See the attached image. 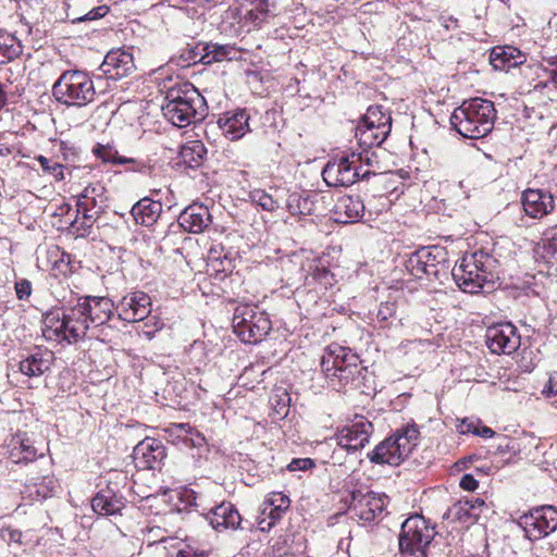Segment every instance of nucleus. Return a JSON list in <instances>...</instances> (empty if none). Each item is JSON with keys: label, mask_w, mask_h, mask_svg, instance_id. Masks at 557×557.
Returning a JSON list of instances; mask_svg holds the SVG:
<instances>
[{"label": "nucleus", "mask_w": 557, "mask_h": 557, "mask_svg": "<svg viewBox=\"0 0 557 557\" xmlns=\"http://www.w3.org/2000/svg\"><path fill=\"white\" fill-rule=\"evenodd\" d=\"M161 109L164 117L177 127L200 122L207 114L205 98L190 83H181L170 87L165 92Z\"/></svg>", "instance_id": "1"}, {"label": "nucleus", "mask_w": 557, "mask_h": 557, "mask_svg": "<svg viewBox=\"0 0 557 557\" xmlns=\"http://www.w3.org/2000/svg\"><path fill=\"white\" fill-rule=\"evenodd\" d=\"M497 264V260L488 252L478 250L465 255L453 268L451 275L461 290L476 294L485 287H494V282L498 278Z\"/></svg>", "instance_id": "2"}, {"label": "nucleus", "mask_w": 557, "mask_h": 557, "mask_svg": "<svg viewBox=\"0 0 557 557\" xmlns=\"http://www.w3.org/2000/svg\"><path fill=\"white\" fill-rule=\"evenodd\" d=\"M496 110L493 101L483 98L465 100L450 116V124L461 136L478 139L494 127Z\"/></svg>", "instance_id": "3"}, {"label": "nucleus", "mask_w": 557, "mask_h": 557, "mask_svg": "<svg viewBox=\"0 0 557 557\" xmlns=\"http://www.w3.org/2000/svg\"><path fill=\"white\" fill-rule=\"evenodd\" d=\"M321 367L334 386L337 381L341 386L362 389L370 376L368 368L361 364L359 357L341 346L322 357Z\"/></svg>", "instance_id": "4"}, {"label": "nucleus", "mask_w": 557, "mask_h": 557, "mask_svg": "<svg viewBox=\"0 0 557 557\" xmlns=\"http://www.w3.org/2000/svg\"><path fill=\"white\" fill-rule=\"evenodd\" d=\"M54 100L66 107L83 108L96 98V89L89 74L81 70H66L51 88Z\"/></svg>", "instance_id": "5"}, {"label": "nucleus", "mask_w": 557, "mask_h": 557, "mask_svg": "<svg viewBox=\"0 0 557 557\" xmlns=\"http://www.w3.org/2000/svg\"><path fill=\"white\" fill-rule=\"evenodd\" d=\"M419 435V429L414 423L401 426L394 435L385 438L368 453V458L377 465L399 466L417 446Z\"/></svg>", "instance_id": "6"}, {"label": "nucleus", "mask_w": 557, "mask_h": 557, "mask_svg": "<svg viewBox=\"0 0 557 557\" xmlns=\"http://www.w3.org/2000/svg\"><path fill=\"white\" fill-rule=\"evenodd\" d=\"M435 536V530L424 517L414 515L405 520L398 539L403 557H428V547Z\"/></svg>", "instance_id": "7"}, {"label": "nucleus", "mask_w": 557, "mask_h": 557, "mask_svg": "<svg viewBox=\"0 0 557 557\" xmlns=\"http://www.w3.org/2000/svg\"><path fill=\"white\" fill-rule=\"evenodd\" d=\"M234 333L246 344H257L271 330L267 313L248 304L238 305L233 314Z\"/></svg>", "instance_id": "8"}, {"label": "nucleus", "mask_w": 557, "mask_h": 557, "mask_svg": "<svg viewBox=\"0 0 557 557\" xmlns=\"http://www.w3.org/2000/svg\"><path fill=\"white\" fill-rule=\"evenodd\" d=\"M358 156L348 153L339 159L331 160L322 171L324 182L332 187H348L358 180H366L371 175L370 170L361 172L358 166Z\"/></svg>", "instance_id": "9"}, {"label": "nucleus", "mask_w": 557, "mask_h": 557, "mask_svg": "<svg viewBox=\"0 0 557 557\" xmlns=\"http://www.w3.org/2000/svg\"><path fill=\"white\" fill-rule=\"evenodd\" d=\"M517 522L528 540H541L557 530V508L552 505L535 507L520 516Z\"/></svg>", "instance_id": "10"}, {"label": "nucleus", "mask_w": 557, "mask_h": 557, "mask_svg": "<svg viewBox=\"0 0 557 557\" xmlns=\"http://www.w3.org/2000/svg\"><path fill=\"white\" fill-rule=\"evenodd\" d=\"M520 335L511 323H499L488 326L485 333V342L493 354L510 355L520 347Z\"/></svg>", "instance_id": "11"}, {"label": "nucleus", "mask_w": 557, "mask_h": 557, "mask_svg": "<svg viewBox=\"0 0 557 557\" xmlns=\"http://www.w3.org/2000/svg\"><path fill=\"white\" fill-rule=\"evenodd\" d=\"M387 503L388 497L385 494L372 491L366 494L354 493L351 511L360 521L373 522L382 518Z\"/></svg>", "instance_id": "12"}, {"label": "nucleus", "mask_w": 557, "mask_h": 557, "mask_svg": "<svg viewBox=\"0 0 557 557\" xmlns=\"http://www.w3.org/2000/svg\"><path fill=\"white\" fill-rule=\"evenodd\" d=\"M165 457V446L161 441L152 437H146L133 449V460L140 470L160 468Z\"/></svg>", "instance_id": "13"}, {"label": "nucleus", "mask_w": 557, "mask_h": 557, "mask_svg": "<svg viewBox=\"0 0 557 557\" xmlns=\"http://www.w3.org/2000/svg\"><path fill=\"white\" fill-rule=\"evenodd\" d=\"M119 318L126 322H138L151 312V299L144 292H134L124 296L117 307Z\"/></svg>", "instance_id": "14"}, {"label": "nucleus", "mask_w": 557, "mask_h": 557, "mask_svg": "<svg viewBox=\"0 0 557 557\" xmlns=\"http://www.w3.org/2000/svg\"><path fill=\"white\" fill-rule=\"evenodd\" d=\"M62 315L65 320V326H67L69 344L76 343L87 334L90 323L81 297L76 299L75 304L70 301L69 305L63 308Z\"/></svg>", "instance_id": "15"}, {"label": "nucleus", "mask_w": 557, "mask_h": 557, "mask_svg": "<svg viewBox=\"0 0 557 557\" xmlns=\"http://www.w3.org/2000/svg\"><path fill=\"white\" fill-rule=\"evenodd\" d=\"M372 431L373 425L370 421H357L339 431L337 444L347 451L360 450L369 443Z\"/></svg>", "instance_id": "16"}, {"label": "nucleus", "mask_w": 557, "mask_h": 557, "mask_svg": "<svg viewBox=\"0 0 557 557\" xmlns=\"http://www.w3.org/2000/svg\"><path fill=\"white\" fill-rule=\"evenodd\" d=\"M210 525L218 532L226 530H245L242 516L230 502H223L213 507L206 516Z\"/></svg>", "instance_id": "17"}, {"label": "nucleus", "mask_w": 557, "mask_h": 557, "mask_svg": "<svg viewBox=\"0 0 557 557\" xmlns=\"http://www.w3.org/2000/svg\"><path fill=\"white\" fill-rule=\"evenodd\" d=\"M134 69L133 55L121 49L108 52L100 65V71L112 79H120L128 76Z\"/></svg>", "instance_id": "18"}, {"label": "nucleus", "mask_w": 557, "mask_h": 557, "mask_svg": "<svg viewBox=\"0 0 557 557\" xmlns=\"http://www.w3.org/2000/svg\"><path fill=\"white\" fill-rule=\"evenodd\" d=\"M521 201L524 212L533 219H541L547 215L555 207L553 195L542 189L524 190Z\"/></svg>", "instance_id": "19"}, {"label": "nucleus", "mask_w": 557, "mask_h": 557, "mask_svg": "<svg viewBox=\"0 0 557 557\" xmlns=\"http://www.w3.org/2000/svg\"><path fill=\"white\" fill-rule=\"evenodd\" d=\"M178 224L189 233H202L211 224L210 211L203 205L193 203L181 212Z\"/></svg>", "instance_id": "20"}, {"label": "nucleus", "mask_w": 557, "mask_h": 557, "mask_svg": "<svg viewBox=\"0 0 557 557\" xmlns=\"http://www.w3.org/2000/svg\"><path fill=\"white\" fill-rule=\"evenodd\" d=\"M248 121L247 110L237 109L222 114L218 120V125L227 138L237 140L250 131Z\"/></svg>", "instance_id": "21"}, {"label": "nucleus", "mask_w": 557, "mask_h": 557, "mask_svg": "<svg viewBox=\"0 0 557 557\" xmlns=\"http://www.w3.org/2000/svg\"><path fill=\"white\" fill-rule=\"evenodd\" d=\"M81 299L90 324L103 325L113 315L114 304L108 297L81 296Z\"/></svg>", "instance_id": "22"}, {"label": "nucleus", "mask_w": 557, "mask_h": 557, "mask_svg": "<svg viewBox=\"0 0 557 557\" xmlns=\"http://www.w3.org/2000/svg\"><path fill=\"white\" fill-rule=\"evenodd\" d=\"M91 507L99 516H114L121 513L125 507V502L112 487L107 486L94 496Z\"/></svg>", "instance_id": "23"}, {"label": "nucleus", "mask_w": 557, "mask_h": 557, "mask_svg": "<svg viewBox=\"0 0 557 557\" xmlns=\"http://www.w3.org/2000/svg\"><path fill=\"white\" fill-rule=\"evenodd\" d=\"M335 221L339 223H349L359 221L364 213V205L360 196H343L335 207Z\"/></svg>", "instance_id": "24"}, {"label": "nucleus", "mask_w": 557, "mask_h": 557, "mask_svg": "<svg viewBox=\"0 0 557 557\" xmlns=\"http://www.w3.org/2000/svg\"><path fill=\"white\" fill-rule=\"evenodd\" d=\"M42 336L48 342L61 344L66 342L69 344V332L65 326V320L58 311H50L44 315Z\"/></svg>", "instance_id": "25"}, {"label": "nucleus", "mask_w": 557, "mask_h": 557, "mask_svg": "<svg viewBox=\"0 0 557 557\" xmlns=\"http://www.w3.org/2000/svg\"><path fill=\"white\" fill-rule=\"evenodd\" d=\"M237 257L238 251L223 243L213 245L208 252L209 263L218 272H232Z\"/></svg>", "instance_id": "26"}, {"label": "nucleus", "mask_w": 557, "mask_h": 557, "mask_svg": "<svg viewBox=\"0 0 557 557\" xmlns=\"http://www.w3.org/2000/svg\"><path fill=\"white\" fill-rule=\"evenodd\" d=\"M162 212V203L148 197L138 200L131 210V214L137 224L153 225Z\"/></svg>", "instance_id": "27"}, {"label": "nucleus", "mask_w": 557, "mask_h": 557, "mask_svg": "<svg viewBox=\"0 0 557 557\" xmlns=\"http://www.w3.org/2000/svg\"><path fill=\"white\" fill-rule=\"evenodd\" d=\"M490 60L495 70L508 71L522 64L524 55L518 49L510 46L497 47L493 49Z\"/></svg>", "instance_id": "28"}, {"label": "nucleus", "mask_w": 557, "mask_h": 557, "mask_svg": "<svg viewBox=\"0 0 557 557\" xmlns=\"http://www.w3.org/2000/svg\"><path fill=\"white\" fill-rule=\"evenodd\" d=\"M119 161L120 165H123L126 172L138 173L153 182L161 175L162 166L158 165L157 162L152 161L150 158H131L124 156L123 159H119Z\"/></svg>", "instance_id": "29"}, {"label": "nucleus", "mask_w": 557, "mask_h": 557, "mask_svg": "<svg viewBox=\"0 0 557 557\" xmlns=\"http://www.w3.org/2000/svg\"><path fill=\"white\" fill-rule=\"evenodd\" d=\"M50 369L48 354L36 350L24 357L18 363V370L28 377H38Z\"/></svg>", "instance_id": "30"}, {"label": "nucleus", "mask_w": 557, "mask_h": 557, "mask_svg": "<svg viewBox=\"0 0 557 557\" xmlns=\"http://www.w3.org/2000/svg\"><path fill=\"white\" fill-rule=\"evenodd\" d=\"M388 135L389 134L386 133V128L384 126L379 131L360 122L356 127L355 134L359 149H373L375 147H380L386 140Z\"/></svg>", "instance_id": "31"}, {"label": "nucleus", "mask_w": 557, "mask_h": 557, "mask_svg": "<svg viewBox=\"0 0 557 557\" xmlns=\"http://www.w3.org/2000/svg\"><path fill=\"white\" fill-rule=\"evenodd\" d=\"M317 195L297 194L289 195L287 199V210L293 215H310L315 211Z\"/></svg>", "instance_id": "32"}, {"label": "nucleus", "mask_w": 557, "mask_h": 557, "mask_svg": "<svg viewBox=\"0 0 557 557\" xmlns=\"http://www.w3.org/2000/svg\"><path fill=\"white\" fill-rule=\"evenodd\" d=\"M360 123L370 125V127H374L379 131L384 126L387 134H389L392 129L391 113L383 111L381 106L369 107Z\"/></svg>", "instance_id": "33"}, {"label": "nucleus", "mask_w": 557, "mask_h": 557, "mask_svg": "<svg viewBox=\"0 0 557 557\" xmlns=\"http://www.w3.org/2000/svg\"><path fill=\"white\" fill-rule=\"evenodd\" d=\"M22 53V46L12 34L0 32V64H5Z\"/></svg>", "instance_id": "34"}, {"label": "nucleus", "mask_w": 557, "mask_h": 557, "mask_svg": "<svg viewBox=\"0 0 557 557\" xmlns=\"http://www.w3.org/2000/svg\"><path fill=\"white\" fill-rule=\"evenodd\" d=\"M144 532V541L147 542V544L153 545V544H168L170 543L171 547H175V545H178L180 542L176 537H173L171 533L173 531H170L163 527L160 525H148L143 531Z\"/></svg>", "instance_id": "35"}, {"label": "nucleus", "mask_w": 557, "mask_h": 557, "mask_svg": "<svg viewBox=\"0 0 557 557\" xmlns=\"http://www.w3.org/2000/svg\"><path fill=\"white\" fill-rule=\"evenodd\" d=\"M207 46L208 59L205 61V64H212L214 62H223L237 58L238 50L233 45H218L207 42Z\"/></svg>", "instance_id": "36"}, {"label": "nucleus", "mask_w": 557, "mask_h": 557, "mask_svg": "<svg viewBox=\"0 0 557 557\" xmlns=\"http://www.w3.org/2000/svg\"><path fill=\"white\" fill-rule=\"evenodd\" d=\"M35 160L39 162L44 175L51 176L55 182H61L65 178L64 170L66 165L42 154L36 156Z\"/></svg>", "instance_id": "37"}, {"label": "nucleus", "mask_w": 557, "mask_h": 557, "mask_svg": "<svg viewBox=\"0 0 557 557\" xmlns=\"http://www.w3.org/2000/svg\"><path fill=\"white\" fill-rule=\"evenodd\" d=\"M251 8L246 11L244 20L255 26H259L265 21L269 14V1L268 0H251Z\"/></svg>", "instance_id": "38"}, {"label": "nucleus", "mask_w": 557, "mask_h": 557, "mask_svg": "<svg viewBox=\"0 0 557 557\" xmlns=\"http://www.w3.org/2000/svg\"><path fill=\"white\" fill-rule=\"evenodd\" d=\"M207 150L201 141H191L182 148L181 154L185 162L189 163L190 166H198Z\"/></svg>", "instance_id": "39"}, {"label": "nucleus", "mask_w": 557, "mask_h": 557, "mask_svg": "<svg viewBox=\"0 0 557 557\" xmlns=\"http://www.w3.org/2000/svg\"><path fill=\"white\" fill-rule=\"evenodd\" d=\"M474 508L475 506L468 500L458 502L447 510L444 518L453 521L468 522V520L473 517L471 510Z\"/></svg>", "instance_id": "40"}, {"label": "nucleus", "mask_w": 557, "mask_h": 557, "mask_svg": "<svg viewBox=\"0 0 557 557\" xmlns=\"http://www.w3.org/2000/svg\"><path fill=\"white\" fill-rule=\"evenodd\" d=\"M406 270L416 278L421 280L423 277H431L429 275V269L424 265L422 257L419 251H413L405 262Z\"/></svg>", "instance_id": "41"}, {"label": "nucleus", "mask_w": 557, "mask_h": 557, "mask_svg": "<svg viewBox=\"0 0 557 557\" xmlns=\"http://www.w3.org/2000/svg\"><path fill=\"white\" fill-rule=\"evenodd\" d=\"M92 153L97 158L101 159V161L103 163H109L111 165H120L119 159H123V157H124V156H121L119 153L117 149L111 144H107V145L97 144L92 148Z\"/></svg>", "instance_id": "42"}, {"label": "nucleus", "mask_w": 557, "mask_h": 557, "mask_svg": "<svg viewBox=\"0 0 557 557\" xmlns=\"http://www.w3.org/2000/svg\"><path fill=\"white\" fill-rule=\"evenodd\" d=\"M419 255L422 257L424 265L429 269V275L437 276L438 273V263L437 260L438 255H441V250L436 247H422L418 249Z\"/></svg>", "instance_id": "43"}, {"label": "nucleus", "mask_w": 557, "mask_h": 557, "mask_svg": "<svg viewBox=\"0 0 557 557\" xmlns=\"http://www.w3.org/2000/svg\"><path fill=\"white\" fill-rule=\"evenodd\" d=\"M351 153H354L356 157H360L358 158V166H361V172L366 171L363 170V165H367V170H370L372 172L371 174H375V170H371L375 166L379 169V157L375 151H373L372 149L358 148L356 150H352Z\"/></svg>", "instance_id": "44"}, {"label": "nucleus", "mask_w": 557, "mask_h": 557, "mask_svg": "<svg viewBox=\"0 0 557 557\" xmlns=\"http://www.w3.org/2000/svg\"><path fill=\"white\" fill-rule=\"evenodd\" d=\"M250 197L253 202H256L265 211L272 212L278 208L277 201L262 189L252 190Z\"/></svg>", "instance_id": "45"}, {"label": "nucleus", "mask_w": 557, "mask_h": 557, "mask_svg": "<svg viewBox=\"0 0 557 557\" xmlns=\"http://www.w3.org/2000/svg\"><path fill=\"white\" fill-rule=\"evenodd\" d=\"M175 428L181 432L180 436L182 435L184 441L189 442L191 446L200 447L205 444V436L195 431L189 424H178Z\"/></svg>", "instance_id": "46"}, {"label": "nucleus", "mask_w": 557, "mask_h": 557, "mask_svg": "<svg viewBox=\"0 0 557 557\" xmlns=\"http://www.w3.org/2000/svg\"><path fill=\"white\" fill-rule=\"evenodd\" d=\"M16 443V448H18V454H23L24 462L34 461L37 457V449L33 445L29 438H14ZM39 456H44V454H39Z\"/></svg>", "instance_id": "47"}, {"label": "nucleus", "mask_w": 557, "mask_h": 557, "mask_svg": "<svg viewBox=\"0 0 557 557\" xmlns=\"http://www.w3.org/2000/svg\"><path fill=\"white\" fill-rule=\"evenodd\" d=\"M188 58L187 60L189 62L196 63H202L205 64V61H207L208 57V46L207 42H199L195 47L190 48L188 51Z\"/></svg>", "instance_id": "48"}, {"label": "nucleus", "mask_w": 557, "mask_h": 557, "mask_svg": "<svg viewBox=\"0 0 557 557\" xmlns=\"http://www.w3.org/2000/svg\"><path fill=\"white\" fill-rule=\"evenodd\" d=\"M108 12L109 8L107 5H99L97 8H92L90 11H88L86 14L82 16L73 17L72 23L77 24L81 22L99 20L106 16Z\"/></svg>", "instance_id": "49"}, {"label": "nucleus", "mask_w": 557, "mask_h": 557, "mask_svg": "<svg viewBox=\"0 0 557 557\" xmlns=\"http://www.w3.org/2000/svg\"><path fill=\"white\" fill-rule=\"evenodd\" d=\"M264 509H263V513H265L268 511V516H269V519L270 521L267 523V527L263 525V523L265 522V520H262L259 524H260V529L262 531L264 530H269L271 529L281 518H282V515L285 512V511H278V508L276 506H268L267 502L264 503Z\"/></svg>", "instance_id": "50"}, {"label": "nucleus", "mask_w": 557, "mask_h": 557, "mask_svg": "<svg viewBox=\"0 0 557 557\" xmlns=\"http://www.w3.org/2000/svg\"><path fill=\"white\" fill-rule=\"evenodd\" d=\"M77 198H86V199H99L104 197V187L99 184H89L86 186L83 191L77 196Z\"/></svg>", "instance_id": "51"}, {"label": "nucleus", "mask_w": 557, "mask_h": 557, "mask_svg": "<svg viewBox=\"0 0 557 557\" xmlns=\"http://www.w3.org/2000/svg\"><path fill=\"white\" fill-rule=\"evenodd\" d=\"M59 153L65 162H75L78 158L77 148L74 145L63 140L60 141Z\"/></svg>", "instance_id": "52"}, {"label": "nucleus", "mask_w": 557, "mask_h": 557, "mask_svg": "<svg viewBox=\"0 0 557 557\" xmlns=\"http://www.w3.org/2000/svg\"><path fill=\"white\" fill-rule=\"evenodd\" d=\"M478 424H481V420L474 418H465L457 424V431L460 434H473L478 431Z\"/></svg>", "instance_id": "53"}, {"label": "nucleus", "mask_w": 557, "mask_h": 557, "mask_svg": "<svg viewBox=\"0 0 557 557\" xmlns=\"http://www.w3.org/2000/svg\"><path fill=\"white\" fill-rule=\"evenodd\" d=\"M268 506H276L278 511H286L290 505V500L282 493H275L267 500Z\"/></svg>", "instance_id": "54"}, {"label": "nucleus", "mask_w": 557, "mask_h": 557, "mask_svg": "<svg viewBox=\"0 0 557 557\" xmlns=\"http://www.w3.org/2000/svg\"><path fill=\"white\" fill-rule=\"evenodd\" d=\"M312 467H314V461L310 458H295L287 465V469L290 472L305 471Z\"/></svg>", "instance_id": "55"}, {"label": "nucleus", "mask_w": 557, "mask_h": 557, "mask_svg": "<svg viewBox=\"0 0 557 557\" xmlns=\"http://www.w3.org/2000/svg\"><path fill=\"white\" fill-rule=\"evenodd\" d=\"M77 212L88 222H96L102 214V209L86 208V205H77Z\"/></svg>", "instance_id": "56"}, {"label": "nucleus", "mask_w": 557, "mask_h": 557, "mask_svg": "<svg viewBox=\"0 0 557 557\" xmlns=\"http://www.w3.org/2000/svg\"><path fill=\"white\" fill-rule=\"evenodd\" d=\"M396 312V305L392 301L382 302L377 311V319L381 321H387Z\"/></svg>", "instance_id": "57"}, {"label": "nucleus", "mask_w": 557, "mask_h": 557, "mask_svg": "<svg viewBox=\"0 0 557 557\" xmlns=\"http://www.w3.org/2000/svg\"><path fill=\"white\" fill-rule=\"evenodd\" d=\"M542 394L546 398H550L557 395V372L549 374L548 381L542 389Z\"/></svg>", "instance_id": "58"}, {"label": "nucleus", "mask_w": 557, "mask_h": 557, "mask_svg": "<svg viewBox=\"0 0 557 557\" xmlns=\"http://www.w3.org/2000/svg\"><path fill=\"white\" fill-rule=\"evenodd\" d=\"M16 296L20 300L27 299L32 294V284L28 280H21L15 283Z\"/></svg>", "instance_id": "59"}, {"label": "nucleus", "mask_w": 557, "mask_h": 557, "mask_svg": "<svg viewBox=\"0 0 557 557\" xmlns=\"http://www.w3.org/2000/svg\"><path fill=\"white\" fill-rule=\"evenodd\" d=\"M460 487L465 491H475L479 486V482L474 479L472 474H463L460 479L459 483Z\"/></svg>", "instance_id": "60"}, {"label": "nucleus", "mask_w": 557, "mask_h": 557, "mask_svg": "<svg viewBox=\"0 0 557 557\" xmlns=\"http://www.w3.org/2000/svg\"><path fill=\"white\" fill-rule=\"evenodd\" d=\"M95 223L96 222H88L82 216V220L78 218L75 219L73 226H75L77 231L81 232L82 236H85L90 234V230Z\"/></svg>", "instance_id": "61"}, {"label": "nucleus", "mask_w": 557, "mask_h": 557, "mask_svg": "<svg viewBox=\"0 0 557 557\" xmlns=\"http://www.w3.org/2000/svg\"><path fill=\"white\" fill-rule=\"evenodd\" d=\"M104 200L106 198H99V199H86V198H77L76 206L77 205H86V208H98L102 209L104 207Z\"/></svg>", "instance_id": "62"}, {"label": "nucleus", "mask_w": 557, "mask_h": 557, "mask_svg": "<svg viewBox=\"0 0 557 557\" xmlns=\"http://www.w3.org/2000/svg\"><path fill=\"white\" fill-rule=\"evenodd\" d=\"M42 482L46 484V490H36L37 496L41 498H46L49 492H53L55 488V482L52 478L46 476L42 479Z\"/></svg>", "instance_id": "63"}, {"label": "nucleus", "mask_w": 557, "mask_h": 557, "mask_svg": "<svg viewBox=\"0 0 557 557\" xmlns=\"http://www.w3.org/2000/svg\"><path fill=\"white\" fill-rule=\"evenodd\" d=\"M290 398L287 394H284V397L276 401L275 409L280 416H287L288 407H289Z\"/></svg>", "instance_id": "64"}]
</instances>
